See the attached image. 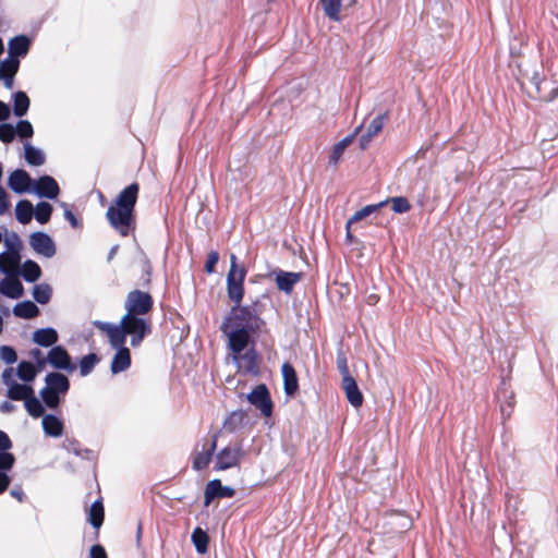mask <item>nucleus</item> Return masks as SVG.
<instances>
[{
  "label": "nucleus",
  "mask_w": 558,
  "mask_h": 558,
  "mask_svg": "<svg viewBox=\"0 0 558 558\" xmlns=\"http://www.w3.org/2000/svg\"><path fill=\"white\" fill-rule=\"evenodd\" d=\"M140 185L133 182L125 186L108 207L106 218L110 226L122 236L130 235L136 228L135 206Z\"/></svg>",
  "instance_id": "f257e3e1"
},
{
  "label": "nucleus",
  "mask_w": 558,
  "mask_h": 558,
  "mask_svg": "<svg viewBox=\"0 0 558 558\" xmlns=\"http://www.w3.org/2000/svg\"><path fill=\"white\" fill-rule=\"evenodd\" d=\"M70 388L71 383L65 374L49 372L45 376V387L39 390L38 395V398L45 405V410L58 411Z\"/></svg>",
  "instance_id": "f03ea898"
},
{
  "label": "nucleus",
  "mask_w": 558,
  "mask_h": 558,
  "mask_svg": "<svg viewBox=\"0 0 558 558\" xmlns=\"http://www.w3.org/2000/svg\"><path fill=\"white\" fill-rule=\"evenodd\" d=\"M260 310H255L252 306H245L238 303L233 304L222 323H228L229 326L243 328L246 331L258 333L266 324L260 317Z\"/></svg>",
  "instance_id": "7ed1b4c3"
},
{
  "label": "nucleus",
  "mask_w": 558,
  "mask_h": 558,
  "mask_svg": "<svg viewBox=\"0 0 558 558\" xmlns=\"http://www.w3.org/2000/svg\"><path fill=\"white\" fill-rule=\"evenodd\" d=\"M7 397L13 401H23L29 416L39 418L45 412V405L36 396L35 389L27 383H14L7 390Z\"/></svg>",
  "instance_id": "20e7f679"
},
{
  "label": "nucleus",
  "mask_w": 558,
  "mask_h": 558,
  "mask_svg": "<svg viewBox=\"0 0 558 558\" xmlns=\"http://www.w3.org/2000/svg\"><path fill=\"white\" fill-rule=\"evenodd\" d=\"M220 330L228 337V344L233 354V361L240 368V354L243 353L250 344L254 345L257 333L246 331L243 328L229 326L228 323H222Z\"/></svg>",
  "instance_id": "39448f33"
},
{
  "label": "nucleus",
  "mask_w": 558,
  "mask_h": 558,
  "mask_svg": "<svg viewBox=\"0 0 558 558\" xmlns=\"http://www.w3.org/2000/svg\"><path fill=\"white\" fill-rule=\"evenodd\" d=\"M154 307V299L149 292H145L138 289L132 290L128 293L124 301V308L126 313L124 316L128 318L131 316L144 317Z\"/></svg>",
  "instance_id": "423d86ee"
},
{
  "label": "nucleus",
  "mask_w": 558,
  "mask_h": 558,
  "mask_svg": "<svg viewBox=\"0 0 558 558\" xmlns=\"http://www.w3.org/2000/svg\"><path fill=\"white\" fill-rule=\"evenodd\" d=\"M122 324L125 328L126 336L130 337V344L133 348L140 347L146 337L153 331L149 319L140 316H122Z\"/></svg>",
  "instance_id": "0eeeda50"
},
{
  "label": "nucleus",
  "mask_w": 558,
  "mask_h": 558,
  "mask_svg": "<svg viewBox=\"0 0 558 558\" xmlns=\"http://www.w3.org/2000/svg\"><path fill=\"white\" fill-rule=\"evenodd\" d=\"M250 404L260 411L264 417H270L274 413V402L266 384L256 385L251 392L246 395Z\"/></svg>",
  "instance_id": "6e6552de"
},
{
  "label": "nucleus",
  "mask_w": 558,
  "mask_h": 558,
  "mask_svg": "<svg viewBox=\"0 0 558 558\" xmlns=\"http://www.w3.org/2000/svg\"><path fill=\"white\" fill-rule=\"evenodd\" d=\"M47 361L52 368L57 369L56 372L64 371L73 373L77 368V365L73 362L69 351L62 344H57L49 349L47 353Z\"/></svg>",
  "instance_id": "1a4fd4ad"
},
{
  "label": "nucleus",
  "mask_w": 558,
  "mask_h": 558,
  "mask_svg": "<svg viewBox=\"0 0 558 558\" xmlns=\"http://www.w3.org/2000/svg\"><path fill=\"white\" fill-rule=\"evenodd\" d=\"M243 449L240 444L235 446H227L216 453L215 471H225L239 466L243 458Z\"/></svg>",
  "instance_id": "9d476101"
},
{
  "label": "nucleus",
  "mask_w": 558,
  "mask_h": 558,
  "mask_svg": "<svg viewBox=\"0 0 558 558\" xmlns=\"http://www.w3.org/2000/svg\"><path fill=\"white\" fill-rule=\"evenodd\" d=\"M32 250L46 258H51L57 253V245L53 239L44 231H35L29 234Z\"/></svg>",
  "instance_id": "9b49d317"
},
{
  "label": "nucleus",
  "mask_w": 558,
  "mask_h": 558,
  "mask_svg": "<svg viewBox=\"0 0 558 558\" xmlns=\"http://www.w3.org/2000/svg\"><path fill=\"white\" fill-rule=\"evenodd\" d=\"M31 193L40 198L57 199L60 194V187L54 178L44 174L35 180Z\"/></svg>",
  "instance_id": "f8f14e48"
},
{
  "label": "nucleus",
  "mask_w": 558,
  "mask_h": 558,
  "mask_svg": "<svg viewBox=\"0 0 558 558\" xmlns=\"http://www.w3.org/2000/svg\"><path fill=\"white\" fill-rule=\"evenodd\" d=\"M235 489L231 486L222 485L219 478L209 481L204 490V506L208 507L215 499L233 498Z\"/></svg>",
  "instance_id": "ddd939ff"
},
{
  "label": "nucleus",
  "mask_w": 558,
  "mask_h": 558,
  "mask_svg": "<svg viewBox=\"0 0 558 558\" xmlns=\"http://www.w3.org/2000/svg\"><path fill=\"white\" fill-rule=\"evenodd\" d=\"M245 277L246 270L238 271V274H227V294L233 304L242 303L243 301Z\"/></svg>",
  "instance_id": "4468645a"
},
{
  "label": "nucleus",
  "mask_w": 558,
  "mask_h": 558,
  "mask_svg": "<svg viewBox=\"0 0 558 558\" xmlns=\"http://www.w3.org/2000/svg\"><path fill=\"white\" fill-rule=\"evenodd\" d=\"M35 180L24 169L13 170L8 178V186L16 194L31 193Z\"/></svg>",
  "instance_id": "2eb2a0df"
},
{
  "label": "nucleus",
  "mask_w": 558,
  "mask_h": 558,
  "mask_svg": "<svg viewBox=\"0 0 558 558\" xmlns=\"http://www.w3.org/2000/svg\"><path fill=\"white\" fill-rule=\"evenodd\" d=\"M19 278V276H14V270L10 269L9 276H5V278L0 281V293L8 299H21L25 290Z\"/></svg>",
  "instance_id": "dca6fc26"
},
{
  "label": "nucleus",
  "mask_w": 558,
  "mask_h": 558,
  "mask_svg": "<svg viewBox=\"0 0 558 558\" xmlns=\"http://www.w3.org/2000/svg\"><path fill=\"white\" fill-rule=\"evenodd\" d=\"M271 276H274L278 290L290 294L294 286L301 280L302 272L286 271L277 268L271 272Z\"/></svg>",
  "instance_id": "f3484780"
},
{
  "label": "nucleus",
  "mask_w": 558,
  "mask_h": 558,
  "mask_svg": "<svg viewBox=\"0 0 558 558\" xmlns=\"http://www.w3.org/2000/svg\"><path fill=\"white\" fill-rule=\"evenodd\" d=\"M281 375L284 395L293 398L299 391V377L294 366L290 362H284L281 365Z\"/></svg>",
  "instance_id": "a211bd4d"
},
{
  "label": "nucleus",
  "mask_w": 558,
  "mask_h": 558,
  "mask_svg": "<svg viewBox=\"0 0 558 558\" xmlns=\"http://www.w3.org/2000/svg\"><path fill=\"white\" fill-rule=\"evenodd\" d=\"M32 341L41 348H52L58 344L59 333L53 327L36 329L32 335Z\"/></svg>",
  "instance_id": "6ab92c4d"
},
{
  "label": "nucleus",
  "mask_w": 558,
  "mask_h": 558,
  "mask_svg": "<svg viewBox=\"0 0 558 558\" xmlns=\"http://www.w3.org/2000/svg\"><path fill=\"white\" fill-rule=\"evenodd\" d=\"M41 426L45 435L53 438H59L64 432L63 421L53 413H46L40 416Z\"/></svg>",
  "instance_id": "aec40b11"
},
{
  "label": "nucleus",
  "mask_w": 558,
  "mask_h": 558,
  "mask_svg": "<svg viewBox=\"0 0 558 558\" xmlns=\"http://www.w3.org/2000/svg\"><path fill=\"white\" fill-rule=\"evenodd\" d=\"M32 38L25 34L12 37L8 43L9 56L17 59L24 58L29 52Z\"/></svg>",
  "instance_id": "412c9836"
},
{
  "label": "nucleus",
  "mask_w": 558,
  "mask_h": 558,
  "mask_svg": "<svg viewBox=\"0 0 558 558\" xmlns=\"http://www.w3.org/2000/svg\"><path fill=\"white\" fill-rule=\"evenodd\" d=\"M342 388L350 404L354 408H360L363 404V393L353 376L342 378Z\"/></svg>",
  "instance_id": "4be33fe9"
},
{
  "label": "nucleus",
  "mask_w": 558,
  "mask_h": 558,
  "mask_svg": "<svg viewBox=\"0 0 558 558\" xmlns=\"http://www.w3.org/2000/svg\"><path fill=\"white\" fill-rule=\"evenodd\" d=\"M14 276L22 277L26 282L34 283L43 276L39 264L33 259H26L20 268L14 270Z\"/></svg>",
  "instance_id": "5701e85b"
},
{
  "label": "nucleus",
  "mask_w": 558,
  "mask_h": 558,
  "mask_svg": "<svg viewBox=\"0 0 558 558\" xmlns=\"http://www.w3.org/2000/svg\"><path fill=\"white\" fill-rule=\"evenodd\" d=\"M132 357L129 348L118 349L112 357L110 364V372L113 375H118L128 371L131 367Z\"/></svg>",
  "instance_id": "b1692460"
},
{
  "label": "nucleus",
  "mask_w": 558,
  "mask_h": 558,
  "mask_svg": "<svg viewBox=\"0 0 558 558\" xmlns=\"http://www.w3.org/2000/svg\"><path fill=\"white\" fill-rule=\"evenodd\" d=\"M387 119V114H378L376 116L367 126L366 132L360 137V147L361 149H366L372 142L373 137L376 136L384 128L385 120Z\"/></svg>",
  "instance_id": "393cba45"
},
{
  "label": "nucleus",
  "mask_w": 558,
  "mask_h": 558,
  "mask_svg": "<svg viewBox=\"0 0 558 558\" xmlns=\"http://www.w3.org/2000/svg\"><path fill=\"white\" fill-rule=\"evenodd\" d=\"M361 129H362V124L359 125L352 134L347 135L345 137H343L340 142H338L332 147L331 153L329 155V163L330 165L337 166V163L340 160V158L342 157L345 148L353 143L355 135L360 132Z\"/></svg>",
  "instance_id": "a878e982"
},
{
  "label": "nucleus",
  "mask_w": 558,
  "mask_h": 558,
  "mask_svg": "<svg viewBox=\"0 0 558 558\" xmlns=\"http://www.w3.org/2000/svg\"><path fill=\"white\" fill-rule=\"evenodd\" d=\"M245 362L244 372L246 374L258 376L260 371L258 366V352L254 345H251L245 352L240 354V363Z\"/></svg>",
  "instance_id": "bb28decb"
},
{
  "label": "nucleus",
  "mask_w": 558,
  "mask_h": 558,
  "mask_svg": "<svg viewBox=\"0 0 558 558\" xmlns=\"http://www.w3.org/2000/svg\"><path fill=\"white\" fill-rule=\"evenodd\" d=\"M12 313L15 317L19 318L33 319L39 315L40 311L35 302L25 300L16 303L13 306Z\"/></svg>",
  "instance_id": "cd10ccee"
},
{
  "label": "nucleus",
  "mask_w": 558,
  "mask_h": 558,
  "mask_svg": "<svg viewBox=\"0 0 558 558\" xmlns=\"http://www.w3.org/2000/svg\"><path fill=\"white\" fill-rule=\"evenodd\" d=\"M13 114L17 118H23L29 110L31 99L24 90H17L12 94Z\"/></svg>",
  "instance_id": "c85d7f7f"
},
{
  "label": "nucleus",
  "mask_w": 558,
  "mask_h": 558,
  "mask_svg": "<svg viewBox=\"0 0 558 558\" xmlns=\"http://www.w3.org/2000/svg\"><path fill=\"white\" fill-rule=\"evenodd\" d=\"M38 371L34 367L32 361L22 360L19 362L15 375L19 379L24 383L32 385V383L38 376Z\"/></svg>",
  "instance_id": "c756f323"
},
{
  "label": "nucleus",
  "mask_w": 558,
  "mask_h": 558,
  "mask_svg": "<svg viewBox=\"0 0 558 558\" xmlns=\"http://www.w3.org/2000/svg\"><path fill=\"white\" fill-rule=\"evenodd\" d=\"M24 158L32 167H39L46 161L45 153L40 148L32 145L29 142L24 144Z\"/></svg>",
  "instance_id": "7c9ffc66"
},
{
  "label": "nucleus",
  "mask_w": 558,
  "mask_h": 558,
  "mask_svg": "<svg viewBox=\"0 0 558 558\" xmlns=\"http://www.w3.org/2000/svg\"><path fill=\"white\" fill-rule=\"evenodd\" d=\"M104 519L105 509L102 499L98 498L90 505L88 509V522L94 529L98 530L102 525Z\"/></svg>",
  "instance_id": "2f4dec72"
},
{
  "label": "nucleus",
  "mask_w": 558,
  "mask_h": 558,
  "mask_svg": "<svg viewBox=\"0 0 558 558\" xmlns=\"http://www.w3.org/2000/svg\"><path fill=\"white\" fill-rule=\"evenodd\" d=\"M34 217V206L29 199H21L15 206V218L22 225H27Z\"/></svg>",
  "instance_id": "473e14b6"
},
{
  "label": "nucleus",
  "mask_w": 558,
  "mask_h": 558,
  "mask_svg": "<svg viewBox=\"0 0 558 558\" xmlns=\"http://www.w3.org/2000/svg\"><path fill=\"white\" fill-rule=\"evenodd\" d=\"M191 541L198 554L204 555L208 551L209 535L202 527L197 526L193 530Z\"/></svg>",
  "instance_id": "72a5a7b5"
},
{
  "label": "nucleus",
  "mask_w": 558,
  "mask_h": 558,
  "mask_svg": "<svg viewBox=\"0 0 558 558\" xmlns=\"http://www.w3.org/2000/svg\"><path fill=\"white\" fill-rule=\"evenodd\" d=\"M107 337L109 339V343L112 347V349L118 350V349L126 348L125 342H126L128 336H126L125 328L122 324V320H120V323L118 325H116L114 328L110 332H108Z\"/></svg>",
  "instance_id": "f704fd0d"
},
{
  "label": "nucleus",
  "mask_w": 558,
  "mask_h": 558,
  "mask_svg": "<svg viewBox=\"0 0 558 558\" xmlns=\"http://www.w3.org/2000/svg\"><path fill=\"white\" fill-rule=\"evenodd\" d=\"M519 74L522 77V84H524V80H527L536 89L537 94H541L543 89H545V85L547 82L541 77V74L537 70H533L532 72L527 70H523L521 64H517Z\"/></svg>",
  "instance_id": "c9c22d12"
},
{
  "label": "nucleus",
  "mask_w": 558,
  "mask_h": 558,
  "mask_svg": "<svg viewBox=\"0 0 558 558\" xmlns=\"http://www.w3.org/2000/svg\"><path fill=\"white\" fill-rule=\"evenodd\" d=\"M100 362V357L97 353L90 352L86 355H83L76 365L80 368V375L82 377L88 376L96 365Z\"/></svg>",
  "instance_id": "e433bc0d"
},
{
  "label": "nucleus",
  "mask_w": 558,
  "mask_h": 558,
  "mask_svg": "<svg viewBox=\"0 0 558 558\" xmlns=\"http://www.w3.org/2000/svg\"><path fill=\"white\" fill-rule=\"evenodd\" d=\"M388 201H381L377 204H371L366 205L360 210H356L354 215L347 221L345 229H349L352 223L357 222L366 217H368L371 214L377 211L379 208H383L386 206Z\"/></svg>",
  "instance_id": "4c0bfd02"
},
{
  "label": "nucleus",
  "mask_w": 558,
  "mask_h": 558,
  "mask_svg": "<svg viewBox=\"0 0 558 558\" xmlns=\"http://www.w3.org/2000/svg\"><path fill=\"white\" fill-rule=\"evenodd\" d=\"M32 294L35 302L40 305H46L52 298V288L49 283L46 282L37 283L33 287Z\"/></svg>",
  "instance_id": "58836bf2"
},
{
  "label": "nucleus",
  "mask_w": 558,
  "mask_h": 558,
  "mask_svg": "<svg viewBox=\"0 0 558 558\" xmlns=\"http://www.w3.org/2000/svg\"><path fill=\"white\" fill-rule=\"evenodd\" d=\"M247 413L243 410H235L223 421V427L234 432L245 424Z\"/></svg>",
  "instance_id": "ea45409f"
},
{
  "label": "nucleus",
  "mask_w": 558,
  "mask_h": 558,
  "mask_svg": "<svg viewBox=\"0 0 558 558\" xmlns=\"http://www.w3.org/2000/svg\"><path fill=\"white\" fill-rule=\"evenodd\" d=\"M53 207L46 201L38 202L34 207V218L38 223L45 225L50 221Z\"/></svg>",
  "instance_id": "a19ab883"
},
{
  "label": "nucleus",
  "mask_w": 558,
  "mask_h": 558,
  "mask_svg": "<svg viewBox=\"0 0 558 558\" xmlns=\"http://www.w3.org/2000/svg\"><path fill=\"white\" fill-rule=\"evenodd\" d=\"M323 7L324 14L330 20L335 22H340V10H341V0H319Z\"/></svg>",
  "instance_id": "79ce46f5"
},
{
  "label": "nucleus",
  "mask_w": 558,
  "mask_h": 558,
  "mask_svg": "<svg viewBox=\"0 0 558 558\" xmlns=\"http://www.w3.org/2000/svg\"><path fill=\"white\" fill-rule=\"evenodd\" d=\"M2 241L4 242L7 253L22 252L23 250V242L16 232L8 233Z\"/></svg>",
  "instance_id": "37998d69"
},
{
  "label": "nucleus",
  "mask_w": 558,
  "mask_h": 558,
  "mask_svg": "<svg viewBox=\"0 0 558 558\" xmlns=\"http://www.w3.org/2000/svg\"><path fill=\"white\" fill-rule=\"evenodd\" d=\"M213 457L214 456L207 450L197 452L193 458L192 468L195 471H202L206 469L213 460Z\"/></svg>",
  "instance_id": "c03bdc74"
},
{
  "label": "nucleus",
  "mask_w": 558,
  "mask_h": 558,
  "mask_svg": "<svg viewBox=\"0 0 558 558\" xmlns=\"http://www.w3.org/2000/svg\"><path fill=\"white\" fill-rule=\"evenodd\" d=\"M16 129V135L22 141H27L33 137L34 135V128L33 124L28 120H24L20 118L19 122L14 126Z\"/></svg>",
  "instance_id": "a18cd8bd"
},
{
  "label": "nucleus",
  "mask_w": 558,
  "mask_h": 558,
  "mask_svg": "<svg viewBox=\"0 0 558 558\" xmlns=\"http://www.w3.org/2000/svg\"><path fill=\"white\" fill-rule=\"evenodd\" d=\"M28 354L33 359V365L38 371V373H41L46 368V366L49 365V362L47 361V355L45 356L39 348L31 349Z\"/></svg>",
  "instance_id": "49530a36"
},
{
  "label": "nucleus",
  "mask_w": 558,
  "mask_h": 558,
  "mask_svg": "<svg viewBox=\"0 0 558 558\" xmlns=\"http://www.w3.org/2000/svg\"><path fill=\"white\" fill-rule=\"evenodd\" d=\"M20 69V59L15 57L8 56L1 63H0V70H2V73L13 74L16 75Z\"/></svg>",
  "instance_id": "de8ad7c7"
},
{
  "label": "nucleus",
  "mask_w": 558,
  "mask_h": 558,
  "mask_svg": "<svg viewBox=\"0 0 558 558\" xmlns=\"http://www.w3.org/2000/svg\"><path fill=\"white\" fill-rule=\"evenodd\" d=\"M16 136V129L11 123L0 124V141L4 144H9L14 141Z\"/></svg>",
  "instance_id": "09e8293b"
},
{
  "label": "nucleus",
  "mask_w": 558,
  "mask_h": 558,
  "mask_svg": "<svg viewBox=\"0 0 558 558\" xmlns=\"http://www.w3.org/2000/svg\"><path fill=\"white\" fill-rule=\"evenodd\" d=\"M0 360L8 365H12L17 361L16 350L12 345L3 344L0 347Z\"/></svg>",
  "instance_id": "8fccbe9b"
},
{
  "label": "nucleus",
  "mask_w": 558,
  "mask_h": 558,
  "mask_svg": "<svg viewBox=\"0 0 558 558\" xmlns=\"http://www.w3.org/2000/svg\"><path fill=\"white\" fill-rule=\"evenodd\" d=\"M392 204V210L396 214H404L410 210L411 205L404 196H396L387 199Z\"/></svg>",
  "instance_id": "3c124183"
},
{
  "label": "nucleus",
  "mask_w": 558,
  "mask_h": 558,
  "mask_svg": "<svg viewBox=\"0 0 558 558\" xmlns=\"http://www.w3.org/2000/svg\"><path fill=\"white\" fill-rule=\"evenodd\" d=\"M15 456L12 452L0 453V472L10 473L15 464Z\"/></svg>",
  "instance_id": "603ef678"
},
{
  "label": "nucleus",
  "mask_w": 558,
  "mask_h": 558,
  "mask_svg": "<svg viewBox=\"0 0 558 558\" xmlns=\"http://www.w3.org/2000/svg\"><path fill=\"white\" fill-rule=\"evenodd\" d=\"M61 206L64 208L63 216L65 220L70 223V226L74 229L82 228L83 223L77 219V217L68 208L66 203H61Z\"/></svg>",
  "instance_id": "864d4df0"
},
{
  "label": "nucleus",
  "mask_w": 558,
  "mask_h": 558,
  "mask_svg": "<svg viewBox=\"0 0 558 558\" xmlns=\"http://www.w3.org/2000/svg\"><path fill=\"white\" fill-rule=\"evenodd\" d=\"M218 260H219V253L217 251H211L207 255V259L205 263V271L207 274H213L216 269V265L218 264Z\"/></svg>",
  "instance_id": "5fc2aeb1"
},
{
  "label": "nucleus",
  "mask_w": 558,
  "mask_h": 558,
  "mask_svg": "<svg viewBox=\"0 0 558 558\" xmlns=\"http://www.w3.org/2000/svg\"><path fill=\"white\" fill-rule=\"evenodd\" d=\"M63 448L68 451V452H72L74 453L75 456H83V451H82V448H81V445H80V441L72 438V439H66L64 442H63Z\"/></svg>",
  "instance_id": "6e6d98bb"
},
{
  "label": "nucleus",
  "mask_w": 558,
  "mask_h": 558,
  "mask_svg": "<svg viewBox=\"0 0 558 558\" xmlns=\"http://www.w3.org/2000/svg\"><path fill=\"white\" fill-rule=\"evenodd\" d=\"M7 267H21L22 263V252H10L5 257Z\"/></svg>",
  "instance_id": "4d7b16f0"
},
{
  "label": "nucleus",
  "mask_w": 558,
  "mask_h": 558,
  "mask_svg": "<svg viewBox=\"0 0 558 558\" xmlns=\"http://www.w3.org/2000/svg\"><path fill=\"white\" fill-rule=\"evenodd\" d=\"M11 203L9 194L2 185H0V216L4 215L10 209Z\"/></svg>",
  "instance_id": "13d9d810"
},
{
  "label": "nucleus",
  "mask_w": 558,
  "mask_h": 558,
  "mask_svg": "<svg viewBox=\"0 0 558 558\" xmlns=\"http://www.w3.org/2000/svg\"><path fill=\"white\" fill-rule=\"evenodd\" d=\"M13 447V442L9 435L0 429V453L2 452H10V450Z\"/></svg>",
  "instance_id": "bf43d9fd"
},
{
  "label": "nucleus",
  "mask_w": 558,
  "mask_h": 558,
  "mask_svg": "<svg viewBox=\"0 0 558 558\" xmlns=\"http://www.w3.org/2000/svg\"><path fill=\"white\" fill-rule=\"evenodd\" d=\"M14 376H16V375H15L13 367H8L2 372L1 379H2L3 385L7 386V388L10 387L11 385H13L14 383H16V380L14 379Z\"/></svg>",
  "instance_id": "052dcab7"
},
{
  "label": "nucleus",
  "mask_w": 558,
  "mask_h": 558,
  "mask_svg": "<svg viewBox=\"0 0 558 558\" xmlns=\"http://www.w3.org/2000/svg\"><path fill=\"white\" fill-rule=\"evenodd\" d=\"M89 558H107V553L102 545L95 544L89 549Z\"/></svg>",
  "instance_id": "680f3d73"
},
{
  "label": "nucleus",
  "mask_w": 558,
  "mask_h": 558,
  "mask_svg": "<svg viewBox=\"0 0 558 558\" xmlns=\"http://www.w3.org/2000/svg\"><path fill=\"white\" fill-rule=\"evenodd\" d=\"M539 99L551 102L558 97V86L551 87L548 93H544V89L541 94H537Z\"/></svg>",
  "instance_id": "e2e57ef3"
},
{
  "label": "nucleus",
  "mask_w": 558,
  "mask_h": 558,
  "mask_svg": "<svg viewBox=\"0 0 558 558\" xmlns=\"http://www.w3.org/2000/svg\"><path fill=\"white\" fill-rule=\"evenodd\" d=\"M512 407H513V396L511 395L509 397V401L507 402V404L500 405V411H501V415H502L504 420H507L511 416Z\"/></svg>",
  "instance_id": "0e129e2a"
},
{
  "label": "nucleus",
  "mask_w": 558,
  "mask_h": 558,
  "mask_svg": "<svg viewBox=\"0 0 558 558\" xmlns=\"http://www.w3.org/2000/svg\"><path fill=\"white\" fill-rule=\"evenodd\" d=\"M11 481L9 473L0 472V495L9 488Z\"/></svg>",
  "instance_id": "69168bd1"
},
{
  "label": "nucleus",
  "mask_w": 558,
  "mask_h": 558,
  "mask_svg": "<svg viewBox=\"0 0 558 558\" xmlns=\"http://www.w3.org/2000/svg\"><path fill=\"white\" fill-rule=\"evenodd\" d=\"M14 78H15V75L8 74V73H2V70H0V81L3 82V85H4L5 88H8V89H12L13 88Z\"/></svg>",
  "instance_id": "338daca9"
},
{
  "label": "nucleus",
  "mask_w": 558,
  "mask_h": 558,
  "mask_svg": "<svg viewBox=\"0 0 558 558\" xmlns=\"http://www.w3.org/2000/svg\"><path fill=\"white\" fill-rule=\"evenodd\" d=\"M93 325L97 329L106 332L107 336H108V332H110L114 328V326H116L114 324H111V323H108V322H101V320H94Z\"/></svg>",
  "instance_id": "774afa93"
}]
</instances>
